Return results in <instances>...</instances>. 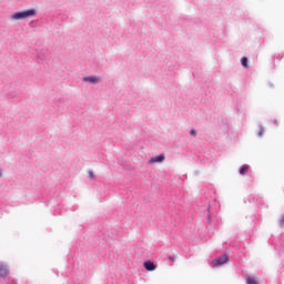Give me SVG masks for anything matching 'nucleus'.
Masks as SVG:
<instances>
[{"label":"nucleus","mask_w":284,"mask_h":284,"mask_svg":"<svg viewBox=\"0 0 284 284\" xmlns=\"http://www.w3.org/2000/svg\"><path fill=\"white\" fill-rule=\"evenodd\" d=\"M37 11L34 9H29L26 11L16 12L11 16L13 21H23V19H28V17H34Z\"/></svg>","instance_id":"nucleus-1"},{"label":"nucleus","mask_w":284,"mask_h":284,"mask_svg":"<svg viewBox=\"0 0 284 284\" xmlns=\"http://www.w3.org/2000/svg\"><path fill=\"white\" fill-rule=\"evenodd\" d=\"M229 258L227 255H222L221 257L214 260L212 262L213 267H221V265H225L227 263Z\"/></svg>","instance_id":"nucleus-2"},{"label":"nucleus","mask_w":284,"mask_h":284,"mask_svg":"<svg viewBox=\"0 0 284 284\" xmlns=\"http://www.w3.org/2000/svg\"><path fill=\"white\" fill-rule=\"evenodd\" d=\"M163 161H165V156L163 154H161V155H156L154 158H151L149 160V164L154 165V163H163Z\"/></svg>","instance_id":"nucleus-3"},{"label":"nucleus","mask_w":284,"mask_h":284,"mask_svg":"<svg viewBox=\"0 0 284 284\" xmlns=\"http://www.w3.org/2000/svg\"><path fill=\"white\" fill-rule=\"evenodd\" d=\"M144 267L148 272H154V270H156V265L151 261L145 262Z\"/></svg>","instance_id":"nucleus-4"},{"label":"nucleus","mask_w":284,"mask_h":284,"mask_svg":"<svg viewBox=\"0 0 284 284\" xmlns=\"http://www.w3.org/2000/svg\"><path fill=\"white\" fill-rule=\"evenodd\" d=\"M83 81H87L88 83H101V78L99 77H85Z\"/></svg>","instance_id":"nucleus-5"},{"label":"nucleus","mask_w":284,"mask_h":284,"mask_svg":"<svg viewBox=\"0 0 284 284\" xmlns=\"http://www.w3.org/2000/svg\"><path fill=\"white\" fill-rule=\"evenodd\" d=\"M10 274V270L4 264H0V276H8Z\"/></svg>","instance_id":"nucleus-6"},{"label":"nucleus","mask_w":284,"mask_h":284,"mask_svg":"<svg viewBox=\"0 0 284 284\" xmlns=\"http://www.w3.org/2000/svg\"><path fill=\"white\" fill-rule=\"evenodd\" d=\"M250 170V165L245 164L240 169V174L244 175L247 174V171Z\"/></svg>","instance_id":"nucleus-7"},{"label":"nucleus","mask_w":284,"mask_h":284,"mask_svg":"<svg viewBox=\"0 0 284 284\" xmlns=\"http://www.w3.org/2000/svg\"><path fill=\"white\" fill-rule=\"evenodd\" d=\"M246 283L247 284H258V282L254 277H248Z\"/></svg>","instance_id":"nucleus-8"},{"label":"nucleus","mask_w":284,"mask_h":284,"mask_svg":"<svg viewBox=\"0 0 284 284\" xmlns=\"http://www.w3.org/2000/svg\"><path fill=\"white\" fill-rule=\"evenodd\" d=\"M241 63L244 68H247V58L243 57Z\"/></svg>","instance_id":"nucleus-9"},{"label":"nucleus","mask_w":284,"mask_h":284,"mask_svg":"<svg viewBox=\"0 0 284 284\" xmlns=\"http://www.w3.org/2000/svg\"><path fill=\"white\" fill-rule=\"evenodd\" d=\"M89 176H90L91 179H94V172H93V171H89Z\"/></svg>","instance_id":"nucleus-10"},{"label":"nucleus","mask_w":284,"mask_h":284,"mask_svg":"<svg viewBox=\"0 0 284 284\" xmlns=\"http://www.w3.org/2000/svg\"><path fill=\"white\" fill-rule=\"evenodd\" d=\"M191 135L196 136V130H191Z\"/></svg>","instance_id":"nucleus-11"},{"label":"nucleus","mask_w":284,"mask_h":284,"mask_svg":"<svg viewBox=\"0 0 284 284\" xmlns=\"http://www.w3.org/2000/svg\"><path fill=\"white\" fill-rule=\"evenodd\" d=\"M280 225H284V215L280 220Z\"/></svg>","instance_id":"nucleus-12"},{"label":"nucleus","mask_w":284,"mask_h":284,"mask_svg":"<svg viewBox=\"0 0 284 284\" xmlns=\"http://www.w3.org/2000/svg\"><path fill=\"white\" fill-rule=\"evenodd\" d=\"M258 135L263 136V130H260Z\"/></svg>","instance_id":"nucleus-13"},{"label":"nucleus","mask_w":284,"mask_h":284,"mask_svg":"<svg viewBox=\"0 0 284 284\" xmlns=\"http://www.w3.org/2000/svg\"><path fill=\"white\" fill-rule=\"evenodd\" d=\"M169 261L173 262V261H174V258H173V257H169Z\"/></svg>","instance_id":"nucleus-14"},{"label":"nucleus","mask_w":284,"mask_h":284,"mask_svg":"<svg viewBox=\"0 0 284 284\" xmlns=\"http://www.w3.org/2000/svg\"><path fill=\"white\" fill-rule=\"evenodd\" d=\"M1 176H3V172L0 171V179H1Z\"/></svg>","instance_id":"nucleus-15"}]
</instances>
